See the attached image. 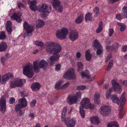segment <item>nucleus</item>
<instances>
[{
  "label": "nucleus",
  "instance_id": "60",
  "mask_svg": "<svg viewBox=\"0 0 127 127\" xmlns=\"http://www.w3.org/2000/svg\"><path fill=\"white\" fill-rule=\"evenodd\" d=\"M61 67L60 65L58 64L56 65L55 67V70L56 71H58L60 70Z\"/></svg>",
  "mask_w": 127,
  "mask_h": 127
},
{
  "label": "nucleus",
  "instance_id": "52",
  "mask_svg": "<svg viewBox=\"0 0 127 127\" xmlns=\"http://www.w3.org/2000/svg\"><path fill=\"white\" fill-rule=\"evenodd\" d=\"M69 85V83L67 82L64 85L62 86V89H65L68 87Z\"/></svg>",
  "mask_w": 127,
  "mask_h": 127
},
{
  "label": "nucleus",
  "instance_id": "24",
  "mask_svg": "<svg viewBox=\"0 0 127 127\" xmlns=\"http://www.w3.org/2000/svg\"><path fill=\"white\" fill-rule=\"evenodd\" d=\"M19 103L23 107H25L27 105V103L25 98H22L19 100Z\"/></svg>",
  "mask_w": 127,
  "mask_h": 127
},
{
  "label": "nucleus",
  "instance_id": "54",
  "mask_svg": "<svg viewBox=\"0 0 127 127\" xmlns=\"http://www.w3.org/2000/svg\"><path fill=\"white\" fill-rule=\"evenodd\" d=\"M18 8L20 9L24 7V4L20 2H18L17 3Z\"/></svg>",
  "mask_w": 127,
  "mask_h": 127
},
{
  "label": "nucleus",
  "instance_id": "29",
  "mask_svg": "<svg viewBox=\"0 0 127 127\" xmlns=\"http://www.w3.org/2000/svg\"><path fill=\"white\" fill-rule=\"evenodd\" d=\"M63 83V81H60L57 82L55 85V89L56 90L62 89L61 85Z\"/></svg>",
  "mask_w": 127,
  "mask_h": 127
},
{
  "label": "nucleus",
  "instance_id": "40",
  "mask_svg": "<svg viewBox=\"0 0 127 127\" xmlns=\"http://www.w3.org/2000/svg\"><path fill=\"white\" fill-rule=\"evenodd\" d=\"M78 67V71L79 72H80L83 68V66L82 63L80 62H78L77 64Z\"/></svg>",
  "mask_w": 127,
  "mask_h": 127
},
{
  "label": "nucleus",
  "instance_id": "2",
  "mask_svg": "<svg viewBox=\"0 0 127 127\" xmlns=\"http://www.w3.org/2000/svg\"><path fill=\"white\" fill-rule=\"evenodd\" d=\"M67 110L66 107H64L62 113V121L64 122L67 127H74L76 122L75 120L73 119L70 120L68 119H65V113Z\"/></svg>",
  "mask_w": 127,
  "mask_h": 127
},
{
  "label": "nucleus",
  "instance_id": "63",
  "mask_svg": "<svg viewBox=\"0 0 127 127\" xmlns=\"http://www.w3.org/2000/svg\"><path fill=\"white\" fill-rule=\"evenodd\" d=\"M122 50L124 52H126L127 50V46L124 45L123 47Z\"/></svg>",
  "mask_w": 127,
  "mask_h": 127
},
{
  "label": "nucleus",
  "instance_id": "45",
  "mask_svg": "<svg viewBox=\"0 0 127 127\" xmlns=\"http://www.w3.org/2000/svg\"><path fill=\"white\" fill-rule=\"evenodd\" d=\"M113 61L112 60H111L109 62L108 65V66L107 70H109L113 66Z\"/></svg>",
  "mask_w": 127,
  "mask_h": 127
},
{
  "label": "nucleus",
  "instance_id": "51",
  "mask_svg": "<svg viewBox=\"0 0 127 127\" xmlns=\"http://www.w3.org/2000/svg\"><path fill=\"white\" fill-rule=\"evenodd\" d=\"M106 49L107 51L111 52L114 50L113 47L109 45H107L106 46Z\"/></svg>",
  "mask_w": 127,
  "mask_h": 127
},
{
  "label": "nucleus",
  "instance_id": "11",
  "mask_svg": "<svg viewBox=\"0 0 127 127\" xmlns=\"http://www.w3.org/2000/svg\"><path fill=\"white\" fill-rule=\"evenodd\" d=\"M52 5L54 8L58 12H60L63 10L62 5L58 0H53Z\"/></svg>",
  "mask_w": 127,
  "mask_h": 127
},
{
  "label": "nucleus",
  "instance_id": "47",
  "mask_svg": "<svg viewBox=\"0 0 127 127\" xmlns=\"http://www.w3.org/2000/svg\"><path fill=\"white\" fill-rule=\"evenodd\" d=\"M5 76H6L7 78L8 79V80L10 78L13 77L12 74L10 72H8L4 74Z\"/></svg>",
  "mask_w": 127,
  "mask_h": 127
},
{
  "label": "nucleus",
  "instance_id": "37",
  "mask_svg": "<svg viewBox=\"0 0 127 127\" xmlns=\"http://www.w3.org/2000/svg\"><path fill=\"white\" fill-rule=\"evenodd\" d=\"M113 91V89L112 87L110 88L106 92V98L109 99L110 96L111 95V92Z\"/></svg>",
  "mask_w": 127,
  "mask_h": 127
},
{
  "label": "nucleus",
  "instance_id": "58",
  "mask_svg": "<svg viewBox=\"0 0 127 127\" xmlns=\"http://www.w3.org/2000/svg\"><path fill=\"white\" fill-rule=\"evenodd\" d=\"M114 32V31L112 29H110L109 30V36L111 37Z\"/></svg>",
  "mask_w": 127,
  "mask_h": 127
},
{
  "label": "nucleus",
  "instance_id": "8",
  "mask_svg": "<svg viewBox=\"0 0 127 127\" xmlns=\"http://www.w3.org/2000/svg\"><path fill=\"white\" fill-rule=\"evenodd\" d=\"M80 103L81 107L85 109H91L94 107V105L91 103L90 100L87 97L82 99Z\"/></svg>",
  "mask_w": 127,
  "mask_h": 127
},
{
  "label": "nucleus",
  "instance_id": "43",
  "mask_svg": "<svg viewBox=\"0 0 127 127\" xmlns=\"http://www.w3.org/2000/svg\"><path fill=\"white\" fill-rule=\"evenodd\" d=\"M96 53L97 55H100L103 52V48L102 46L100 47L97 48Z\"/></svg>",
  "mask_w": 127,
  "mask_h": 127
},
{
  "label": "nucleus",
  "instance_id": "12",
  "mask_svg": "<svg viewBox=\"0 0 127 127\" xmlns=\"http://www.w3.org/2000/svg\"><path fill=\"white\" fill-rule=\"evenodd\" d=\"M126 93L123 92L121 95L120 100L119 99L118 102H119V107L118 108L119 111H121L126 101V98L125 97Z\"/></svg>",
  "mask_w": 127,
  "mask_h": 127
},
{
  "label": "nucleus",
  "instance_id": "31",
  "mask_svg": "<svg viewBox=\"0 0 127 127\" xmlns=\"http://www.w3.org/2000/svg\"><path fill=\"white\" fill-rule=\"evenodd\" d=\"M93 46L96 48H98L102 46L96 39L94 40L93 42Z\"/></svg>",
  "mask_w": 127,
  "mask_h": 127
},
{
  "label": "nucleus",
  "instance_id": "4",
  "mask_svg": "<svg viewBox=\"0 0 127 127\" xmlns=\"http://www.w3.org/2000/svg\"><path fill=\"white\" fill-rule=\"evenodd\" d=\"M33 70L34 71L38 72L39 71V68H46L48 65V63L44 60H42L39 63L38 61H36L33 63Z\"/></svg>",
  "mask_w": 127,
  "mask_h": 127
},
{
  "label": "nucleus",
  "instance_id": "33",
  "mask_svg": "<svg viewBox=\"0 0 127 127\" xmlns=\"http://www.w3.org/2000/svg\"><path fill=\"white\" fill-rule=\"evenodd\" d=\"M16 81H17L16 80V79H15L13 81L11 82L10 86V88H14L16 87H17Z\"/></svg>",
  "mask_w": 127,
  "mask_h": 127
},
{
  "label": "nucleus",
  "instance_id": "30",
  "mask_svg": "<svg viewBox=\"0 0 127 127\" xmlns=\"http://www.w3.org/2000/svg\"><path fill=\"white\" fill-rule=\"evenodd\" d=\"M89 73V71L88 70H86L85 72H81V77L82 78H84L85 77L88 79H89L90 78V76L88 75V73Z\"/></svg>",
  "mask_w": 127,
  "mask_h": 127
},
{
  "label": "nucleus",
  "instance_id": "25",
  "mask_svg": "<svg viewBox=\"0 0 127 127\" xmlns=\"http://www.w3.org/2000/svg\"><path fill=\"white\" fill-rule=\"evenodd\" d=\"M18 87H20L22 86L23 83H25L26 82V80L25 79H20L19 78H15Z\"/></svg>",
  "mask_w": 127,
  "mask_h": 127
},
{
  "label": "nucleus",
  "instance_id": "64",
  "mask_svg": "<svg viewBox=\"0 0 127 127\" xmlns=\"http://www.w3.org/2000/svg\"><path fill=\"white\" fill-rule=\"evenodd\" d=\"M125 28V25L123 24L121 26L120 28V30L121 31H124Z\"/></svg>",
  "mask_w": 127,
  "mask_h": 127
},
{
  "label": "nucleus",
  "instance_id": "21",
  "mask_svg": "<svg viewBox=\"0 0 127 127\" xmlns=\"http://www.w3.org/2000/svg\"><path fill=\"white\" fill-rule=\"evenodd\" d=\"M11 22L9 21H7L6 23V30L8 32V34L9 35L10 34L12 31Z\"/></svg>",
  "mask_w": 127,
  "mask_h": 127
},
{
  "label": "nucleus",
  "instance_id": "5",
  "mask_svg": "<svg viewBox=\"0 0 127 127\" xmlns=\"http://www.w3.org/2000/svg\"><path fill=\"white\" fill-rule=\"evenodd\" d=\"M38 10L41 13H43L44 14H41V16L42 17H45L46 16L45 14L50 13L51 11L52 7L50 5L44 3L40 6Z\"/></svg>",
  "mask_w": 127,
  "mask_h": 127
},
{
  "label": "nucleus",
  "instance_id": "55",
  "mask_svg": "<svg viewBox=\"0 0 127 127\" xmlns=\"http://www.w3.org/2000/svg\"><path fill=\"white\" fill-rule=\"evenodd\" d=\"M17 113L18 116H22L23 114L24 113L21 110L16 111Z\"/></svg>",
  "mask_w": 127,
  "mask_h": 127
},
{
  "label": "nucleus",
  "instance_id": "6",
  "mask_svg": "<svg viewBox=\"0 0 127 127\" xmlns=\"http://www.w3.org/2000/svg\"><path fill=\"white\" fill-rule=\"evenodd\" d=\"M68 32L67 29L66 28H63L61 30L57 31L56 33V35L59 39H63L66 38Z\"/></svg>",
  "mask_w": 127,
  "mask_h": 127
},
{
  "label": "nucleus",
  "instance_id": "20",
  "mask_svg": "<svg viewBox=\"0 0 127 127\" xmlns=\"http://www.w3.org/2000/svg\"><path fill=\"white\" fill-rule=\"evenodd\" d=\"M110 98L112 102L114 103H116L118 105L120 104L119 98L116 95H112L110 96Z\"/></svg>",
  "mask_w": 127,
  "mask_h": 127
},
{
  "label": "nucleus",
  "instance_id": "56",
  "mask_svg": "<svg viewBox=\"0 0 127 127\" xmlns=\"http://www.w3.org/2000/svg\"><path fill=\"white\" fill-rule=\"evenodd\" d=\"M36 103V101L35 100H33L30 103V105L32 107H33L35 106Z\"/></svg>",
  "mask_w": 127,
  "mask_h": 127
},
{
  "label": "nucleus",
  "instance_id": "7",
  "mask_svg": "<svg viewBox=\"0 0 127 127\" xmlns=\"http://www.w3.org/2000/svg\"><path fill=\"white\" fill-rule=\"evenodd\" d=\"M63 77L66 79L69 80H73L76 78V76L75 74V70L72 68L68 69L64 73Z\"/></svg>",
  "mask_w": 127,
  "mask_h": 127
},
{
  "label": "nucleus",
  "instance_id": "17",
  "mask_svg": "<svg viewBox=\"0 0 127 127\" xmlns=\"http://www.w3.org/2000/svg\"><path fill=\"white\" fill-rule=\"evenodd\" d=\"M68 103L70 105L75 104L77 101V99L73 94L70 95L67 98Z\"/></svg>",
  "mask_w": 127,
  "mask_h": 127
},
{
  "label": "nucleus",
  "instance_id": "3",
  "mask_svg": "<svg viewBox=\"0 0 127 127\" xmlns=\"http://www.w3.org/2000/svg\"><path fill=\"white\" fill-rule=\"evenodd\" d=\"M23 73L29 78H31L33 75L32 64L28 63L23 67Z\"/></svg>",
  "mask_w": 127,
  "mask_h": 127
},
{
  "label": "nucleus",
  "instance_id": "46",
  "mask_svg": "<svg viewBox=\"0 0 127 127\" xmlns=\"http://www.w3.org/2000/svg\"><path fill=\"white\" fill-rule=\"evenodd\" d=\"M35 44L37 45L40 47H43L44 45V44L43 42L39 41H36Z\"/></svg>",
  "mask_w": 127,
  "mask_h": 127
},
{
  "label": "nucleus",
  "instance_id": "48",
  "mask_svg": "<svg viewBox=\"0 0 127 127\" xmlns=\"http://www.w3.org/2000/svg\"><path fill=\"white\" fill-rule=\"evenodd\" d=\"M23 107L19 103L16 105L15 107V110L16 111L21 110V108Z\"/></svg>",
  "mask_w": 127,
  "mask_h": 127
},
{
  "label": "nucleus",
  "instance_id": "44",
  "mask_svg": "<svg viewBox=\"0 0 127 127\" xmlns=\"http://www.w3.org/2000/svg\"><path fill=\"white\" fill-rule=\"evenodd\" d=\"M6 38L4 32L2 31L0 33V39H4Z\"/></svg>",
  "mask_w": 127,
  "mask_h": 127
},
{
  "label": "nucleus",
  "instance_id": "10",
  "mask_svg": "<svg viewBox=\"0 0 127 127\" xmlns=\"http://www.w3.org/2000/svg\"><path fill=\"white\" fill-rule=\"evenodd\" d=\"M23 27L26 31V36H31L32 35V32L33 31V28L32 26L29 24L25 22L23 24Z\"/></svg>",
  "mask_w": 127,
  "mask_h": 127
},
{
  "label": "nucleus",
  "instance_id": "16",
  "mask_svg": "<svg viewBox=\"0 0 127 127\" xmlns=\"http://www.w3.org/2000/svg\"><path fill=\"white\" fill-rule=\"evenodd\" d=\"M6 100L5 98L2 97L0 100V105L1 111L4 113L6 109Z\"/></svg>",
  "mask_w": 127,
  "mask_h": 127
},
{
  "label": "nucleus",
  "instance_id": "53",
  "mask_svg": "<svg viewBox=\"0 0 127 127\" xmlns=\"http://www.w3.org/2000/svg\"><path fill=\"white\" fill-rule=\"evenodd\" d=\"M6 60V58L4 57H2L1 58V62L3 65L5 64V63Z\"/></svg>",
  "mask_w": 127,
  "mask_h": 127
},
{
  "label": "nucleus",
  "instance_id": "34",
  "mask_svg": "<svg viewBox=\"0 0 127 127\" xmlns=\"http://www.w3.org/2000/svg\"><path fill=\"white\" fill-rule=\"evenodd\" d=\"M103 24L102 21H100L99 23L98 27L97 29L96 32L97 33L99 32L102 29Z\"/></svg>",
  "mask_w": 127,
  "mask_h": 127
},
{
  "label": "nucleus",
  "instance_id": "1",
  "mask_svg": "<svg viewBox=\"0 0 127 127\" xmlns=\"http://www.w3.org/2000/svg\"><path fill=\"white\" fill-rule=\"evenodd\" d=\"M45 46L46 51L47 53L52 54H57L51 56L48 60L50 65H52L59 58L60 55L57 54L61 51V47L57 43L52 42H47Z\"/></svg>",
  "mask_w": 127,
  "mask_h": 127
},
{
  "label": "nucleus",
  "instance_id": "28",
  "mask_svg": "<svg viewBox=\"0 0 127 127\" xmlns=\"http://www.w3.org/2000/svg\"><path fill=\"white\" fill-rule=\"evenodd\" d=\"M90 50H88L86 51L85 56L86 60L87 61H90L92 58V55L90 53Z\"/></svg>",
  "mask_w": 127,
  "mask_h": 127
},
{
  "label": "nucleus",
  "instance_id": "26",
  "mask_svg": "<svg viewBox=\"0 0 127 127\" xmlns=\"http://www.w3.org/2000/svg\"><path fill=\"white\" fill-rule=\"evenodd\" d=\"M44 24V22L43 20H39L36 21V26L37 28H40L42 27Z\"/></svg>",
  "mask_w": 127,
  "mask_h": 127
},
{
  "label": "nucleus",
  "instance_id": "62",
  "mask_svg": "<svg viewBox=\"0 0 127 127\" xmlns=\"http://www.w3.org/2000/svg\"><path fill=\"white\" fill-rule=\"evenodd\" d=\"M112 57V55L110 54L107 57V59L105 61L106 62H107Z\"/></svg>",
  "mask_w": 127,
  "mask_h": 127
},
{
  "label": "nucleus",
  "instance_id": "9",
  "mask_svg": "<svg viewBox=\"0 0 127 127\" xmlns=\"http://www.w3.org/2000/svg\"><path fill=\"white\" fill-rule=\"evenodd\" d=\"M100 114L104 117L109 115L110 113V108L108 106H102L99 109Z\"/></svg>",
  "mask_w": 127,
  "mask_h": 127
},
{
  "label": "nucleus",
  "instance_id": "59",
  "mask_svg": "<svg viewBox=\"0 0 127 127\" xmlns=\"http://www.w3.org/2000/svg\"><path fill=\"white\" fill-rule=\"evenodd\" d=\"M29 117L31 118H34L35 116V115L33 113H30L28 115Z\"/></svg>",
  "mask_w": 127,
  "mask_h": 127
},
{
  "label": "nucleus",
  "instance_id": "49",
  "mask_svg": "<svg viewBox=\"0 0 127 127\" xmlns=\"http://www.w3.org/2000/svg\"><path fill=\"white\" fill-rule=\"evenodd\" d=\"M86 87L84 85H81L77 87L76 89L78 90H83L85 89Z\"/></svg>",
  "mask_w": 127,
  "mask_h": 127
},
{
  "label": "nucleus",
  "instance_id": "61",
  "mask_svg": "<svg viewBox=\"0 0 127 127\" xmlns=\"http://www.w3.org/2000/svg\"><path fill=\"white\" fill-rule=\"evenodd\" d=\"M15 101V99L13 98H11L9 100V103L10 104H13Z\"/></svg>",
  "mask_w": 127,
  "mask_h": 127
},
{
  "label": "nucleus",
  "instance_id": "39",
  "mask_svg": "<svg viewBox=\"0 0 127 127\" xmlns=\"http://www.w3.org/2000/svg\"><path fill=\"white\" fill-rule=\"evenodd\" d=\"M94 11L95 13L94 15L95 16L97 17L99 15V9L97 7H95L94 9Z\"/></svg>",
  "mask_w": 127,
  "mask_h": 127
},
{
  "label": "nucleus",
  "instance_id": "15",
  "mask_svg": "<svg viewBox=\"0 0 127 127\" xmlns=\"http://www.w3.org/2000/svg\"><path fill=\"white\" fill-rule=\"evenodd\" d=\"M112 84L113 87V89L115 91H118L117 93H120L122 89L120 86L119 85L115 80H112Z\"/></svg>",
  "mask_w": 127,
  "mask_h": 127
},
{
  "label": "nucleus",
  "instance_id": "57",
  "mask_svg": "<svg viewBox=\"0 0 127 127\" xmlns=\"http://www.w3.org/2000/svg\"><path fill=\"white\" fill-rule=\"evenodd\" d=\"M124 112L123 111H122L119 112V118H121L123 117Z\"/></svg>",
  "mask_w": 127,
  "mask_h": 127
},
{
  "label": "nucleus",
  "instance_id": "22",
  "mask_svg": "<svg viewBox=\"0 0 127 127\" xmlns=\"http://www.w3.org/2000/svg\"><path fill=\"white\" fill-rule=\"evenodd\" d=\"M100 95L98 92H96L94 94V101L97 104H98L100 103Z\"/></svg>",
  "mask_w": 127,
  "mask_h": 127
},
{
  "label": "nucleus",
  "instance_id": "50",
  "mask_svg": "<svg viewBox=\"0 0 127 127\" xmlns=\"http://www.w3.org/2000/svg\"><path fill=\"white\" fill-rule=\"evenodd\" d=\"M119 46V45L117 42H115L114 43L112 47L114 50H117Z\"/></svg>",
  "mask_w": 127,
  "mask_h": 127
},
{
  "label": "nucleus",
  "instance_id": "13",
  "mask_svg": "<svg viewBox=\"0 0 127 127\" xmlns=\"http://www.w3.org/2000/svg\"><path fill=\"white\" fill-rule=\"evenodd\" d=\"M37 3V1L35 0H32L29 2L30 8L32 11H38V8L39 7L40 5L36 6Z\"/></svg>",
  "mask_w": 127,
  "mask_h": 127
},
{
  "label": "nucleus",
  "instance_id": "23",
  "mask_svg": "<svg viewBox=\"0 0 127 127\" xmlns=\"http://www.w3.org/2000/svg\"><path fill=\"white\" fill-rule=\"evenodd\" d=\"M90 120L91 123L94 124H98L100 123L98 118L96 116L91 118Z\"/></svg>",
  "mask_w": 127,
  "mask_h": 127
},
{
  "label": "nucleus",
  "instance_id": "18",
  "mask_svg": "<svg viewBox=\"0 0 127 127\" xmlns=\"http://www.w3.org/2000/svg\"><path fill=\"white\" fill-rule=\"evenodd\" d=\"M21 12H19L17 14L16 13L13 14L12 16H11V19L12 20H15L18 23H20L22 21L21 18Z\"/></svg>",
  "mask_w": 127,
  "mask_h": 127
},
{
  "label": "nucleus",
  "instance_id": "19",
  "mask_svg": "<svg viewBox=\"0 0 127 127\" xmlns=\"http://www.w3.org/2000/svg\"><path fill=\"white\" fill-rule=\"evenodd\" d=\"M41 87L40 84L38 83H34L31 85V87L32 90L34 91L38 90Z\"/></svg>",
  "mask_w": 127,
  "mask_h": 127
},
{
  "label": "nucleus",
  "instance_id": "38",
  "mask_svg": "<svg viewBox=\"0 0 127 127\" xmlns=\"http://www.w3.org/2000/svg\"><path fill=\"white\" fill-rule=\"evenodd\" d=\"M74 96L77 99V100L79 99H80L81 97V92L79 91L76 92L75 95H74Z\"/></svg>",
  "mask_w": 127,
  "mask_h": 127
},
{
  "label": "nucleus",
  "instance_id": "36",
  "mask_svg": "<svg viewBox=\"0 0 127 127\" xmlns=\"http://www.w3.org/2000/svg\"><path fill=\"white\" fill-rule=\"evenodd\" d=\"M92 13H88L86 14L85 19L86 21L89 20L91 21L92 20Z\"/></svg>",
  "mask_w": 127,
  "mask_h": 127
},
{
  "label": "nucleus",
  "instance_id": "14",
  "mask_svg": "<svg viewBox=\"0 0 127 127\" xmlns=\"http://www.w3.org/2000/svg\"><path fill=\"white\" fill-rule=\"evenodd\" d=\"M69 37L71 40L74 41L78 38L77 32L76 30H71L69 35Z\"/></svg>",
  "mask_w": 127,
  "mask_h": 127
},
{
  "label": "nucleus",
  "instance_id": "41",
  "mask_svg": "<svg viewBox=\"0 0 127 127\" xmlns=\"http://www.w3.org/2000/svg\"><path fill=\"white\" fill-rule=\"evenodd\" d=\"M80 112L81 115V117L82 118H83L85 117V112L84 110L83 109V108L81 107H80Z\"/></svg>",
  "mask_w": 127,
  "mask_h": 127
},
{
  "label": "nucleus",
  "instance_id": "32",
  "mask_svg": "<svg viewBox=\"0 0 127 127\" xmlns=\"http://www.w3.org/2000/svg\"><path fill=\"white\" fill-rule=\"evenodd\" d=\"M83 19V16L81 15L76 19L75 22L77 24H80L82 22Z\"/></svg>",
  "mask_w": 127,
  "mask_h": 127
},
{
  "label": "nucleus",
  "instance_id": "27",
  "mask_svg": "<svg viewBox=\"0 0 127 127\" xmlns=\"http://www.w3.org/2000/svg\"><path fill=\"white\" fill-rule=\"evenodd\" d=\"M7 48V44L4 42H2L0 44V52L5 51Z\"/></svg>",
  "mask_w": 127,
  "mask_h": 127
},
{
  "label": "nucleus",
  "instance_id": "35",
  "mask_svg": "<svg viewBox=\"0 0 127 127\" xmlns=\"http://www.w3.org/2000/svg\"><path fill=\"white\" fill-rule=\"evenodd\" d=\"M118 125L115 121L109 123L107 125V127H117Z\"/></svg>",
  "mask_w": 127,
  "mask_h": 127
},
{
  "label": "nucleus",
  "instance_id": "42",
  "mask_svg": "<svg viewBox=\"0 0 127 127\" xmlns=\"http://www.w3.org/2000/svg\"><path fill=\"white\" fill-rule=\"evenodd\" d=\"M8 80V79L7 78L6 76H5L4 74L2 75L1 82L2 84H5Z\"/></svg>",
  "mask_w": 127,
  "mask_h": 127
}]
</instances>
